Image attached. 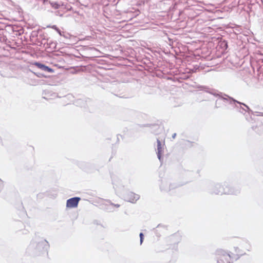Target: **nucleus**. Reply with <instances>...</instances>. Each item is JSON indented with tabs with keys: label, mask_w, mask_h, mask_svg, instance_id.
<instances>
[{
	"label": "nucleus",
	"mask_w": 263,
	"mask_h": 263,
	"mask_svg": "<svg viewBox=\"0 0 263 263\" xmlns=\"http://www.w3.org/2000/svg\"><path fill=\"white\" fill-rule=\"evenodd\" d=\"M140 243L142 244L143 241L144 239V235L142 233H140Z\"/></svg>",
	"instance_id": "39448f33"
},
{
	"label": "nucleus",
	"mask_w": 263,
	"mask_h": 263,
	"mask_svg": "<svg viewBox=\"0 0 263 263\" xmlns=\"http://www.w3.org/2000/svg\"><path fill=\"white\" fill-rule=\"evenodd\" d=\"M33 65L38 67L39 68L41 69L44 71H47L48 72H53L54 71V70L52 68L39 62H35L33 64Z\"/></svg>",
	"instance_id": "7ed1b4c3"
},
{
	"label": "nucleus",
	"mask_w": 263,
	"mask_h": 263,
	"mask_svg": "<svg viewBox=\"0 0 263 263\" xmlns=\"http://www.w3.org/2000/svg\"><path fill=\"white\" fill-rule=\"evenodd\" d=\"M80 197H73L67 200L66 206L68 208H75L78 206V203L80 201Z\"/></svg>",
	"instance_id": "f03ea898"
},
{
	"label": "nucleus",
	"mask_w": 263,
	"mask_h": 263,
	"mask_svg": "<svg viewBox=\"0 0 263 263\" xmlns=\"http://www.w3.org/2000/svg\"><path fill=\"white\" fill-rule=\"evenodd\" d=\"M157 156H158L159 159L160 160L161 155L163 153L162 144H161V141L159 139H157Z\"/></svg>",
	"instance_id": "20e7f679"
},
{
	"label": "nucleus",
	"mask_w": 263,
	"mask_h": 263,
	"mask_svg": "<svg viewBox=\"0 0 263 263\" xmlns=\"http://www.w3.org/2000/svg\"><path fill=\"white\" fill-rule=\"evenodd\" d=\"M111 205H112L113 206L116 207V208H119L120 207V204H113L112 203Z\"/></svg>",
	"instance_id": "423d86ee"
},
{
	"label": "nucleus",
	"mask_w": 263,
	"mask_h": 263,
	"mask_svg": "<svg viewBox=\"0 0 263 263\" xmlns=\"http://www.w3.org/2000/svg\"><path fill=\"white\" fill-rule=\"evenodd\" d=\"M236 249H234V252L227 253L223 250H219L217 253V263H232V259L237 258L239 257Z\"/></svg>",
	"instance_id": "f257e3e1"
},
{
	"label": "nucleus",
	"mask_w": 263,
	"mask_h": 263,
	"mask_svg": "<svg viewBox=\"0 0 263 263\" xmlns=\"http://www.w3.org/2000/svg\"><path fill=\"white\" fill-rule=\"evenodd\" d=\"M176 134H174L173 135V138H174H174H175V137H176Z\"/></svg>",
	"instance_id": "0eeeda50"
}]
</instances>
